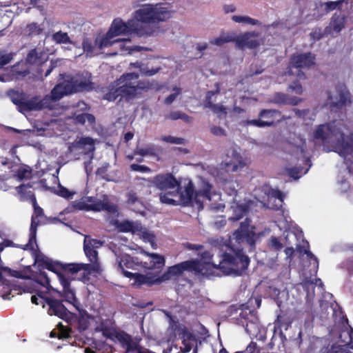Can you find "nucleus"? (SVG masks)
<instances>
[{"label":"nucleus","instance_id":"nucleus-12","mask_svg":"<svg viewBox=\"0 0 353 353\" xmlns=\"http://www.w3.org/2000/svg\"><path fill=\"white\" fill-rule=\"evenodd\" d=\"M125 276L133 279L134 280L133 285L137 288H141L142 285L151 287L154 284H159L166 281V280L163 279V274L161 276H158L151 273L143 274L140 273L125 272Z\"/></svg>","mask_w":353,"mask_h":353},{"label":"nucleus","instance_id":"nucleus-52","mask_svg":"<svg viewBox=\"0 0 353 353\" xmlns=\"http://www.w3.org/2000/svg\"><path fill=\"white\" fill-rule=\"evenodd\" d=\"M347 347V345H332L325 353H345Z\"/></svg>","mask_w":353,"mask_h":353},{"label":"nucleus","instance_id":"nucleus-34","mask_svg":"<svg viewBox=\"0 0 353 353\" xmlns=\"http://www.w3.org/2000/svg\"><path fill=\"white\" fill-rule=\"evenodd\" d=\"M331 26L336 32H339L345 27V17L334 14L331 19Z\"/></svg>","mask_w":353,"mask_h":353},{"label":"nucleus","instance_id":"nucleus-57","mask_svg":"<svg viewBox=\"0 0 353 353\" xmlns=\"http://www.w3.org/2000/svg\"><path fill=\"white\" fill-rule=\"evenodd\" d=\"M245 123L248 125H254L258 128H265L266 125H268V123L262 121L260 118L259 119L247 120Z\"/></svg>","mask_w":353,"mask_h":353},{"label":"nucleus","instance_id":"nucleus-35","mask_svg":"<svg viewBox=\"0 0 353 353\" xmlns=\"http://www.w3.org/2000/svg\"><path fill=\"white\" fill-rule=\"evenodd\" d=\"M130 65L131 68H139L141 74L148 77L153 76L160 70V68H157L156 69H149L148 66L144 65L139 61L130 63Z\"/></svg>","mask_w":353,"mask_h":353},{"label":"nucleus","instance_id":"nucleus-47","mask_svg":"<svg viewBox=\"0 0 353 353\" xmlns=\"http://www.w3.org/2000/svg\"><path fill=\"white\" fill-rule=\"evenodd\" d=\"M59 331H58V338L59 339H67L70 337L71 329L67 327L63 326L61 323L57 325Z\"/></svg>","mask_w":353,"mask_h":353},{"label":"nucleus","instance_id":"nucleus-38","mask_svg":"<svg viewBox=\"0 0 353 353\" xmlns=\"http://www.w3.org/2000/svg\"><path fill=\"white\" fill-rule=\"evenodd\" d=\"M26 97L25 93L18 91H12L10 93V99L17 106L18 110H19Z\"/></svg>","mask_w":353,"mask_h":353},{"label":"nucleus","instance_id":"nucleus-20","mask_svg":"<svg viewBox=\"0 0 353 353\" xmlns=\"http://www.w3.org/2000/svg\"><path fill=\"white\" fill-rule=\"evenodd\" d=\"M121 345L125 350V353H155L148 349L142 347L133 340L132 336L129 334L126 335L125 339H123Z\"/></svg>","mask_w":353,"mask_h":353},{"label":"nucleus","instance_id":"nucleus-48","mask_svg":"<svg viewBox=\"0 0 353 353\" xmlns=\"http://www.w3.org/2000/svg\"><path fill=\"white\" fill-rule=\"evenodd\" d=\"M161 140L166 143H173V144L181 145V144L185 143V139L183 138L175 137H172L170 135L163 137Z\"/></svg>","mask_w":353,"mask_h":353},{"label":"nucleus","instance_id":"nucleus-9","mask_svg":"<svg viewBox=\"0 0 353 353\" xmlns=\"http://www.w3.org/2000/svg\"><path fill=\"white\" fill-rule=\"evenodd\" d=\"M32 205L34 211L31 217L29 241L26 245V248H29L31 250L34 249L33 243H36L37 227L40 224H46L48 223H55L59 221L57 217L48 218L45 216L43 210L38 205L34 195L32 196Z\"/></svg>","mask_w":353,"mask_h":353},{"label":"nucleus","instance_id":"nucleus-37","mask_svg":"<svg viewBox=\"0 0 353 353\" xmlns=\"http://www.w3.org/2000/svg\"><path fill=\"white\" fill-rule=\"evenodd\" d=\"M83 250L86 256L92 263H97L98 261V252L97 250L91 248L89 243H88L86 239L83 243Z\"/></svg>","mask_w":353,"mask_h":353},{"label":"nucleus","instance_id":"nucleus-31","mask_svg":"<svg viewBox=\"0 0 353 353\" xmlns=\"http://www.w3.org/2000/svg\"><path fill=\"white\" fill-rule=\"evenodd\" d=\"M291 323L292 321L287 314H279L274 321V332L279 330L280 334H282V329L287 330Z\"/></svg>","mask_w":353,"mask_h":353},{"label":"nucleus","instance_id":"nucleus-55","mask_svg":"<svg viewBox=\"0 0 353 353\" xmlns=\"http://www.w3.org/2000/svg\"><path fill=\"white\" fill-rule=\"evenodd\" d=\"M83 49L88 54H92L94 52V48L92 41L90 39H85L82 42Z\"/></svg>","mask_w":353,"mask_h":353},{"label":"nucleus","instance_id":"nucleus-10","mask_svg":"<svg viewBox=\"0 0 353 353\" xmlns=\"http://www.w3.org/2000/svg\"><path fill=\"white\" fill-rule=\"evenodd\" d=\"M38 295L48 305V314L49 315H54L65 321H69L72 319V313L66 308L62 301L52 297L43 296L39 293Z\"/></svg>","mask_w":353,"mask_h":353},{"label":"nucleus","instance_id":"nucleus-45","mask_svg":"<svg viewBox=\"0 0 353 353\" xmlns=\"http://www.w3.org/2000/svg\"><path fill=\"white\" fill-rule=\"evenodd\" d=\"M26 61L30 64H38L40 62L41 57L37 49H32L28 52Z\"/></svg>","mask_w":353,"mask_h":353},{"label":"nucleus","instance_id":"nucleus-16","mask_svg":"<svg viewBox=\"0 0 353 353\" xmlns=\"http://www.w3.org/2000/svg\"><path fill=\"white\" fill-rule=\"evenodd\" d=\"M39 272H36L33 276L32 279H30V282L26 285L25 286H29L32 288H37L38 285L43 288L45 290L43 293H48L50 288V280L48 276V274L46 272L41 270L42 268L39 267Z\"/></svg>","mask_w":353,"mask_h":353},{"label":"nucleus","instance_id":"nucleus-4","mask_svg":"<svg viewBox=\"0 0 353 353\" xmlns=\"http://www.w3.org/2000/svg\"><path fill=\"white\" fill-rule=\"evenodd\" d=\"M343 128H346V126L341 122L336 121L320 125L314 132V138L325 141L331 137H335L340 150L339 154L344 157L345 163L347 168H350L353 163V133L349 132L348 134L345 135L343 132Z\"/></svg>","mask_w":353,"mask_h":353},{"label":"nucleus","instance_id":"nucleus-14","mask_svg":"<svg viewBox=\"0 0 353 353\" xmlns=\"http://www.w3.org/2000/svg\"><path fill=\"white\" fill-rule=\"evenodd\" d=\"M50 101H53L51 98V94L46 95L43 99H39L38 97H34L30 99H28L26 97L19 111L21 113H25L32 110H40L48 108Z\"/></svg>","mask_w":353,"mask_h":353},{"label":"nucleus","instance_id":"nucleus-2","mask_svg":"<svg viewBox=\"0 0 353 353\" xmlns=\"http://www.w3.org/2000/svg\"><path fill=\"white\" fill-rule=\"evenodd\" d=\"M219 256L221 260L219 264H216L212 262L213 254L210 251L205 250L201 253V263H209L213 266L211 273L206 276L214 275L216 270H221L225 275L240 276L247 270L250 262L242 249H234L228 245H226L225 252H219Z\"/></svg>","mask_w":353,"mask_h":353},{"label":"nucleus","instance_id":"nucleus-54","mask_svg":"<svg viewBox=\"0 0 353 353\" xmlns=\"http://www.w3.org/2000/svg\"><path fill=\"white\" fill-rule=\"evenodd\" d=\"M269 246L276 251L281 250L283 247L279 238L276 236L271 237L269 242Z\"/></svg>","mask_w":353,"mask_h":353},{"label":"nucleus","instance_id":"nucleus-3","mask_svg":"<svg viewBox=\"0 0 353 353\" xmlns=\"http://www.w3.org/2000/svg\"><path fill=\"white\" fill-rule=\"evenodd\" d=\"M173 14L171 8L165 3L144 4L136 10L132 14L131 22L135 24L138 37H149L153 34L154 30L151 25L170 19Z\"/></svg>","mask_w":353,"mask_h":353},{"label":"nucleus","instance_id":"nucleus-15","mask_svg":"<svg viewBox=\"0 0 353 353\" xmlns=\"http://www.w3.org/2000/svg\"><path fill=\"white\" fill-rule=\"evenodd\" d=\"M222 165L226 172H234L243 169L245 166V162L239 152L232 150L231 156L228 155Z\"/></svg>","mask_w":353,"mask_h":353},{"label":"nucleus","instance_id":"nucleus-56","mask_svg":"<svg viewBox=\"0 0 353 353\" xmlns=\"http://www.w3.org/2000/svg\"><path fill=\"white\" fill-rule=\"evenodd\" d=\"M56 193L57 195L65 199H69L74 194L73 192H71L68 188L62 185L59 186V189Z\"/></svg>","mask_w":353,"mask_h":353},{"label":"nucleus","instance_id":"nucleus-6","mask_svg":"<svg viewBox=\"0 0 353 353\" xmlns=\"http://www.w3.org/2000/svg\"><path fill=\"white\" fill-rule=\"evenodd\" d=\"M212 265L209 263H201L199 259H190L169 266L163 274L164 280L175 281L183 279L186 274L194 276H207L211 273Z\"/></svg>","mask_w":353,"mask_h":353},{"label":"nucleus","instance_id":"nucleus-62","mask_svg":"<svg viewBox=\"0 0 353 353\" xmlns=\"http://www.w3.org/2000/svg\"><path fill=\"white\" fill-rule=\"evenodd\" d=\"M183 112L181 111H172L169 113V114L165 115V118L166 119H170L172 121H175L177 119H181Z\"/></svg>","mask_w":353,"mask_h":353},{"label":"nucleus","instance_id":"nucleus-61","mask_svg":"<svg viewBox=\"0 0 353 353\" xmlns=\"http://www.w3.org/2000/svg\"><path fill=\"white\" fill-rule=\"evenodd\" d=\"M130 168L133 171L141 172H147L150 171V168L143 165H139L136 163H133L130 165Z\"/></svg>","mask_w":353,"mask_h":353},{"label":"nucleus","instance_id":"nucleus-18","mask_svg":"<svg viewBox=\"0 0 353 353\" xmlns=\"http://www.w3.org/2000/svg\"><path fill=\"white\" fill-rule=\"evenodd\" d=\"M90 211H107L112 214L117 212V205L110 201L107 195H104L103 200H96L90 205Z\"/></svg>","mask_w":353,"mask_h":353},{"label":"nucleus","instance_id":"nucleus-40","mask_svg":"<svg viewBox=\"0 0 353 353\" xmlns=\"http://www.w3.org/2000/svg\"><path fill=\"white\" fill-rule=\"evenodd\" d=\"M231 41H234V38L232 35L230 34H223L219 37L210 40V43L212 45L221 46Z\"/></svg>","mask_w":353,"mask_h":353},{"label":"nucleus","instance_id":"nucleus-28","mask_svg":"<svg viewBox=\"0 0 353 353\" xmlns=\"http://www.w3.org/2000/svg\"><path fill=\"white\" fill-rule=\"evenodd\" d=\"M250 220L246 218L244 221L240 223L239 228L233 233V239L239 243L244 242L245 236L248 235L250 230Z\"/></svg>","mask_w":353,"mask_h":353},{"label":"nucleus","instance_id":"nucleus-13","mask_svg":"<svg viewBox=\"0 0 353 353\" xmlns=\"http://www.w3.org/2000/svg\"><path fill=\"white\" fill-rule=\"evenodd\" d=\"M137 30H141L136 28L135 24H132L131 19L127 22H124L121 19H115L113 20L109 29V34H112L114 37L121 34H134L138 36Z\"/></svg>","mask_w":353,"mask_h":353},{"label":"nucleus","instance_id":"nucleus-8","mask_svg":"<svg viewBox=\"0 0 353 353\" xmlns=\"http://www.w3.org/2000/svg\"><path fill=\"white\" fill-rule=\"evenodd\" d=\"M315 57L311 52L293 54L290 59L285 75L296 76L299 80L305 79L306 76L301 70L314 65Z\"/></svg>","mask_w":353,"mask_h":353},{"label":"nucleus","instance_id":"nucleus-46","mask_svg":"<svg viewBox=\"0 0 353 353\" xmlns=\"http://www.w3.org/2000/svg\"><path fill=\"white\" fill-rule=\"evenodd\" d=\"M94 140L92 138L86 137H81L77 142V145L79 148H82L85 145H90L91 148L89 149V151H94Z\"/></svg>","mask_w":353,"mask_h":353},{"label":"nucleus","instance_id":"nucleus-26","mask_svg":"<svg viewBox=\"0 0 353 353\" xmlns=\"http://www.w3.org/2000/svg\"><path fill=\"white\" fill-rule=\"evenodd\" d=\"M181 339L183 347H181L179 353L189 352L192 348V342L196 341L195 336L184 327L181 332Z\"/></svg>","mask_w":353,"mask_h":353},{"label":"nucleus","instance_id":"nucleus-24","mask_svg":"<svg viewBox=\"0 0 353 353\" xmlns=\"http://www.w3.org/2000/svg\"><path fill=\"white\" fill-rule=\"evenodd\" d=\"M100 330L103 336L112 341L117 340L120 344L123 342V339H125L126 335H128V334L125 332H119L115 328L105 326L103 323L101 325Z\"/></svg>","mask_w":353,"mask_h":353},{"label":"nucleus","instance_id":"nucleus-58","mask_svg":"<svg viewBox=\"0 0 353 353\" xmlns=\"http://www.w3.org/2000/svg\"><path fill=\"white\" fill-rule=\"evenodd\" d=\"M302 168H291L288 169V172L290 177H292L295 179H298L301 176V172L302 171Z\"/></svg>","mask_w":353,"mask_h":353},{"label":"nucleus","instance_id":"nucleus-49","mask_svg":"<svg viewBox=\"0 0 353 353\" xmlns=\"http://www.w3.org/2000/svg\"><path fill=\"white\" fill-rule=\"evenodd\" d=\"M90 205L86 203L85 200H79L73 202L72 206L74 208L78 210H85L90 211Z\"/></svg>","mask_w":353,"mask_h":353},{"label":"nucleus","instance_id":"nucleus-42","mask_svg":"<svg viewBox=\"0 0 353 353\" xmlns=\"http://www.w3.org/2000/svg\"><path fill=\"white\" fill-rule=\"evenodd\" d=\"M232 21H234L236 23H248L252 26H256L260 25L261 22L257 20L252 19L248 16H238V15H233L232 17Z\"/></svg>","mask_w":353,"mask_h":353},{"label":"nucleus","instance_id":"nucleus-33","mask_svg":"<svg viewBox=\"0 0 353 353\" xmlns=\"http://www.w3.org/2000/svg\"><path fill=\"white\" fill-rule=\"evenodd\" d=\"M119 97H121L119 85L113 83L110 85L108 92L103 95V99L108 101H114ZM121 99V98L120 100Z\"/></svg>","mask_w":353,"mask_h":353},{"label":"nucleus","instance_id":"nucleus-63","mask_svg":"<svg viewBox=\"0 0 353 353\" xmlns=\"http://www.w3.org/2000/svg\"><path fill=\"white\" fill-rule=\"evenodd\" d=\"M304 254L307 255V257L309 259L312 260L314 261V267L316 268V269H317L319 267V261L317 257L314 254H313L309 250L307 249L304 250Z\"/></svg>","mask_w":353,"mask_h":353},{"label":"nucleus","instance_id":"nucleus-1","mask_svg":"<svg viewBox=\"0 0 353 353\" xmlns=\"http://www.w3.org/2000/svg\"><path fill=\"white\" fill-rule=\"evenodd\" d=\"M35 261L39 266L46 268L48 270L55 273L60 283L63 287V296L65 301L75 305L77 299L75 292L70 287V275H73L81 270L88 271L90 269V264L85 263H62L59 261H53L50 258L43 255L36 256Z\"/></svg>","mask_w":353,"mask_h":353},{"label":"nucleus","instance_id":"nucleus-23","mask_svg":"<svg viewBox=\"0 0 353 353\" xmlns=\"http://www.w3.org/2000/svg\"><path fill=\"white\" fill-rule=\"evenodd\" d=\"M196 191L192 181L189 180L185 188L180 192V201L185 205L190 204L194 201Z\"/></svg>","mask_w":353,"mask_h":353},{"label":"nucleus","instance_id":"nucleus-25","mask_svg":"<svg viewBox=\"0 0 353 353\" xmlns=\"http://www.w3.org/2000/svg\"><path fill=\"white\" fill-rule=\"evenodd\" d=\"M339 92V100L330 103L331 108H341L346 104L350 97V92L343 84H339L336 88Z\"/></svg>","mask_w":353,"mask_h":353},{"label":"nucleus","instance_id":"nucleus-59","mask_svg":"<svg viewBox=\"0 0 353 353\" xmlns=\"http://www.w3.org/2000/svg\"><path fill=\"white\" fill-rule=\"evenodd\" d=\"M210 132L213 135L216 137L226 136L225 130L219 126H211Z\"/></svg>","mask_w":353,"mask_h":353},{"label":"nucleus","instance_id":"nucleus-7","mask_svg":"<svg viewBox=\"0 0 353 353\" xmlns=\"http://www.w3.org/2000/svg\"><path fill=\"white\" fill-rule=\"evenodd\" d=\"M139 74L136 72L125 73L114 81L117 85H119L121 99L126 101L133 100L142 91L147 90L149 85L143 81H137Z\"/></svg>","mask_w":353,"mask_h":353},{"label":"nucleus","instance_id":"nucleus-32","mask_svg":"<svg viewBox=\"0 0 353 353\" xmlns=\"http://www.w3.org/2000/svg\"><path fill=\"white\" fill-rule=\"evenodd\" d=\"M114 37L112 34H109V31L107 32L105 35L100 39H97L94 41V45L97 46L99 50L103 48L111 46L114 43L118 42L119 39H113Z\"/></svg>","mask_w":353,"mask_h":353},{"label":"nucleus","instance_id":"nucleus-29","mask_svg":"<svg viewBox=\"0 0 353 353\" xmlns=\"http://www.w3.org/2000/svg\"><path fill=\"white\" fill-rule=\"evenodd\" d=\"M180 190H172L168 192H161L159 194V199L162 203L177 205L179 204V201L174 199V197L178 196Z\"/></svg>","mask_w":353,"mask_h":353},{"label":"nucleus","instance_id":"nucleus-22","mask_svg":"<svg viewBox=\"0 0 353 353\" xmlns=\"http://www.w3.org/2000/svg\"><path fill=\"white\" fill-rule=\"evenodd\" d=\"M212 185L209 181L204 179H201L200 188L195 193L194 201L196 203H202L201 199H205L208 201H211V190Z\"/></svg>","mask_w":353,"mask_h":353},{"label":"nucleus","instance_id":"nucleus-19","mask_svg":"<svg viewBox=\"0 0 353 353\" xmlns=\"http://www.w3.org/2000/svg\"><path fill=\"white\" fill-rule=\"evenodd\" d=\"M259 118L261 119L262 121L268 123L265 127L274 126L282 120L281 112L274 109L261 110L259 113Z\"/></svg>","mask_w":353,"mask_h":353},{"label":"nucleus","instance_id":"nucleus-30","mask_svg":"<svg viewBox=\"0 0 353 353\" xmlns=\"http://www.w3.org/2000/svg\"><path fill=\"white\" fill-rule=\"evenodd\" d=\"M250 205L248 203L236 204L233 209V215L229 219L235 222L242 219L249 211Z\"/></svg>","mask_w":353,"mask_h":353},{"label":"nucleus","instance_id":"nucleus-5","mask_svg":"<svg viewBox=\"0 0 353 353\" xmlns=\"http://www.w3.org/2000/svg\"><path fill=\"white\" fill-rule=\"evenodd\" d=\"M61 79L63 81L57 84L51 90V98L53 101L60 100L65 95L93 90V83L91 74L88 77L83 74L65 75L60 74Z\"/></svg>","mask_w":353,"mask_h":353},{"label":"nucleus","instance_id":"nucleus-53","mask_svg":"<svg viewBox=\"0 0 353 353\" xmlns=\"http://www.w3.org/2000/svg\"><path fill=\"white\" fill-rule=\"evenodd\" d=\"M214 113L217 114L218 117H221V114L225 116L227 114V110L226 108L220 104H214L212 105V107L210 108Z\"/></svg>","mask_w":353,"mask_h":353},{"label":"nucleus","instance_id":"nucleus-36","mask_svg":"<svg viewBox=\"0 0 353 353\" xmlns=\"http://www.w3.org/2000/svg\"><path fill=\"white\" fill-rule=\"evenodd\" d=\"M117 228L120 232H132L134 233L139 230L138 225H135L133 221L125 220L117 224Z\"/></svg>","mask_w":353,"mask_h":353},{"label":"nucleus","instance_id":"nucleus-44","mask_svg":"<svg viewBox=\"0 0 353 353\" xmlns=\"http://www.w3.org/2000/svg\"><path fill=\"white\" fill-rule=\"evenodd\" d=\"M3 275L10 277H14L17 279H24L26 278L23 272L22 271L12 270L8 267H5L3 269Z\"/></svg>","mask_w":353,"mask_h":353},{"label":"nucleus","instance_id":"nucleus-64","mask_svg":"<svg viewBox=\"0 0 353 353\" xmlns=\"http://www.w3.org/2000/svg\"><path fill=\"white\" fill-rule=\"evenodd\" d=\"M183 248L189 250H201L203 248V246L202 245L192 244L190 243H183Z\"/></svg>","mask_w":353,"mask_h":353},{"label":"nucleus","instance_id":"nucleus-43","mask_svg":"<svg viewBox=\"0 0 353 353\" xmlns=\"http://www.w3.org/2000/svg\"><path fill=\"white\" fill-rule=\"evenodd\" d=\"M43 29L37 23H31L26 26V32L30 37L38 36L42 34Z\"/></svg>","mask_w":353,"mask_h":353},{"label":"nucleus","instance_id":"nucleus-17","mask_svg":"<svg viewBox=\"0 0 353 353\" xmlns=\"http://www.w3.org/2000/svg\"><path fill=\"white\" fill-rule=\"evenodd\" d=\"M257 36L255 32H248L234 38V41L240 48L256 49L260 46L259 41L255 39Z\"/></svg>","mask_w":353,"mask_h":353},{"label":"nucleus","instance_id":"nucleus-60","mask_svg":"<svg viewBox=\"0 0 353 353\" xmlns=\"http://www.w3.org/2000/svg\"><path fill=\"white\" fill-rule=\"evenodd\" d=\"M254 233L252 231H249L248 235L245 236L244 241H245L248 245H250L252 248L255 246V238Z\"/></svg>","mask_w":353,"mask_h":353},{"label":"nucleus","instance_id":"nucleus-27","mask_svg":"<svg viewBox=\"0 0 353 353\" xmlns=\"http://www.w3.org/2000/svg\"><path fill=\"white\" fill-rule=\"evenodd\" d=\"M150 262H144V264L142 265L145 268L149 270H161L164 267L165 258L163 256L152 253L150 254Z\"/></svg>","mask_w":353,"mask_h":353},{"label":"nucleus","instance_id":"nucleus-41","mask_svg":"<svg viewBox=\"0 0 353 353\" xmlns=\"http://www.w3.org/2000/svg\"><path fill=\"white\" fill-rule=\"evenodd\" d=\"M26 289H24V290H27L28 292L32 293L33 292H37V294L36 295H32V297H31V301L32 303L35 304V305H39V304H43V305L44 306V304H46L45 302H43V299H41L38 294H41L43 296H44V294L46 293H43V292L39 290V289L37 288H32L29 286H24Z\"/></svg>","mask_w":353,"mask_h":353},{"label":"nucleus","instance_id":"nucleus-51","mask_svg":"<svg viewBox=\"0 0 353 353\" xmlns=\"http://www.w3.org/2000/svg\"><path fill=\"white\" fill-rule=\"evenodd\" d=\"M296 79L293 81L292 83L290 85L289 89L291 90V91L295 92L298 94H301L303 92V88L301 84L299 83L301 80H299L296 76Z\"/></svg>","mask_w":353,"mask_h":353},{"label":"nucleus","instance_id":"nucleus-39","mask_svg":"<svg viewBox=\"0 0 353 353\" xmlns=\"http://www.w3.org/2000/svg\"><path fill=\"white\" fill-rule=\"evenodd\" d=\"M52 40L55 41L57 43H71L72 41L70 40V37L68 36L67 32H63L61 30H59L52 36Z\"/></svg>","mask_w":353,"mask_h":353},{"label":"nucleus","instance_id":"nucleus-21","mask_svg":"<svg viewBox=\"0 0 353 353\" xmlns=\"http://www.w3.org/2000/svg\"><path fill=\"white\" fill-rule=\"evenodd\" d=\"M141 263L138 261V258L132 257L129 254L122 255L118 263V268L125 276V272H129L126 269L136 270Z\"/></svg>","mask_w":353,"mask_h":353},{"label":"nucleus","instance_id":"nucleus-11","mask_svg":"<svg viewBox=\"0 0 353 353\" xmlns=\"http://www.w3.org/2000/svg\"><path fill=\"white\" fill-rule=\"evenodd\" d=\"M153 184L157 189L162 191L181 189V181L169 172L156 175L153 179Z\"/></svg>","mask_w":353,"mask_h":353},{"label":"nucleus","instance_id":"nucleus-50","mask_svg":"<svg viewBox=\"0 0 353 353\" xmlns=\"http://www.w3.org/2000/svg\"><path fill=\"white\" fill-rule=\"evenodd\" d=\"M135 154H139L141 157L146 155L153 156L155 154V150L153 147L149 146L145 148L137 149L134 151Z\"/></svg>","mask_w":353,"mask_h":353}]
</instances>
